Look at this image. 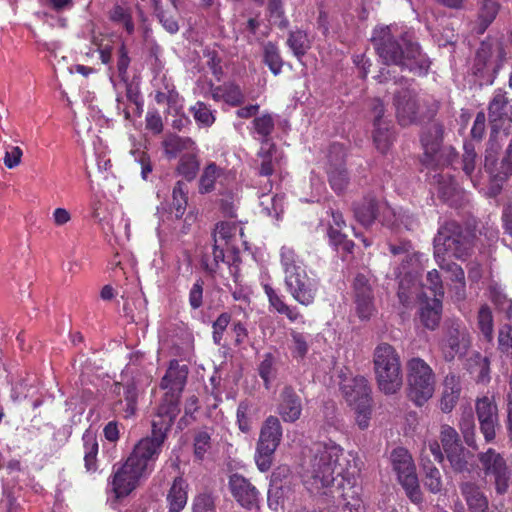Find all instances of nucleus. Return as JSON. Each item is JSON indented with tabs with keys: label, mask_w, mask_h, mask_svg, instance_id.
Masks as SVG:
<instances>
[{
	"label": "nucleus",
	"mask_w": 512,
	"mask_h": 512,
	"mask_svg": "<svg viewBox=\"0 0 512 512\" xmlns=\"http://www.w3.org/2000/svg\"><path fill=\"white\" fill-rule=\"evenodd\" d=\"M209 448H210V435L205 431L199 432L196 435L195 440H194L195 455L199 459H202Z\"/></svg>",
	"instance_id": "obj_63"
},
{
	"label": "nucleus",
	"mask_w": 512,
	"mask_h": 512,
	"mask_svg": "<svg viewBox=\"0 0 512 512\" xmlns=\"http://www.w3.org/2000/svg\"><path fill=\"white\" fill-rule=\"evenodd\" d=\"M229 488L233 497L241 506L251 509L257 504V489L242 475L232 474L229 478Z\"/></svg>",
	"instance_id": "obj_23"
},
{
	"label": "nucleus",
	"mask_w": 512,
	"mask_h": 512,
	"mask_svg": "<svg viewBox=\"0 0 512 512\" xmlns=\"http://www.w3.org/2000/svg\"><path fill=\"white\" fill-rule=\"evenodd\" d=\"M438 192L442 198L449 200L456 191L454 180L448 175L437 176Z\"/></svg>",
	"instance_id": "obj_60"
},
{
	"label": "nucleus",
	"mask_w": 512,
	"mask_h": 512,
	"mask_svg": "<svg viewBox=\"0 0 512 512\" xmlns=\"http://www.w3.org/2000/svg\"><path fill=\"white\" fill-rule=\"evenodd\" d=\"M374 297L372 298H356L354 299L355 311L361 320H368L375 312Z\"/></svg>",
	"instance_id": "obj_55"
},
{
	"label": "nucleus",
	"mask_w": 512,
	"mask_h": 512,
	"mask_svg": "<svg viewBox=\"0 0 512 512\" xmlns=\"http://www.w3.org/2000/svg\"><path fill=\"white\" fill-rule=\"evenodd\" d=\"M392 26H381L374 29L372 42L379 57L387 65H396L402 70H409L423 75L429 68V61L420 52L419 46L405 38L401 42L394 40Z\"/></svg>",
	"instance_id": "obj_3"
},
{
	"label": "nucleus",
	"mask_w": 512,
	"mask_h": 512,
	"mask_svg": "<svg viewBox=\"0 0 512 512\" xmlns=\"http://www.w3.org/2000/svg\"><path fill=\"white\" fill-rule=\"evenodd\" d=\"M461 492L470 512H487L488 500L479 487L473 483H464Z\"/></svg>",
	"instance_id": "obj_31"
},
{
	"label": "nucleus",
	"mask_w": 512,
	"mask_h": 512,
	"mask_svg": "<svg viewBox=\"0 0 512 512\" xmlns=\"http://www.w3.org/2000/svg\"><path fill=\"white\" fill-rule=\"evenodd\" d=\"M138 394V389L134 384L126 387L124 396V412L126 418L134 415L136 411Z\"/></svg>",
	"instance_id": "obj_59"
},
{
	"label": "nucleus",
	"mask_w": 512,
	"mask_h": 512,
	"mask_svg": "<svg viewBox=\"0 0 512 512\" xmlns=\"http://www.w3.org/2000/svg\"><path fill=\"white\" fill-rule=\"evenodd\" d=\"M165 155L169 159L176 158L179 154H185L195 151L196 143L189 137H180L178 135H168L162 142Z\"/></svg>",
	"instance_id": "obj_29"
},
{
	"label": "nucleus",
	"mask_w": 512,
	"mask_h": 512,
	"mask_svg": "<svg viewBox=\"0 0 512 512\" xmlns=\"http://www.w3.org/2000/svg\"><path fill=\"white\" fill-rule=\"evenodd\" d=\"M84 443V461L88 472H94L97 469L96 456L98 454V442L92 431H86L83 435Z\"/></svg>",
	"instance_id": "obj_37"
},
{
	"label": "nucleus",
	"mask_w": 512,
	"mask_h": 512,
	"mask_svg": "<svg viewBox=\"0 0 512 512\" xmlns=\"http://www.w3.org/2000/svg\"><path fill=\"white\" fill-rule=\"evenodd\" d=\"M110 19L114 23L123 26L128 34L134 32V23L129 7L116 4L110 11Z\"/></svg>",
	"instance_id": "obj_44"
},
{
	"label": "nucleus",
	"mask_w": 512,
	"mask_h": 512,
	"mask_svg": "<svg viewBox=\"0 0 512 512\" xmlns=\"http://www.w3.org/2000/svg\"><path fill=\"white\" fill-rule=\"evenodd\" d=\"M199 149L196 148L195 151H190L188 153L182 154L177 166V173L184 177L186 180H193L200 167V163L198 160Z\"/></svg>",
	"instance_id": "obj_33"
},
{
	"label": "nucleus",
	"mask_w": 512,
	"mask_h": 512,
	"mask_svg": "<svg viewBox=\"0 0 512 512\" xmlns=\"http://www.w3.org/2000/svg\"><path fill=\"white\" fill-rule=\"evenodd\" d=\"M468 370L474 379L479 383H487L490 380L489 361L476 353L468 361Z\"/></svg>",
	"instance_id": "obj_38"
},
{
	"label": "nucleus",
	"mask_w": 512,
	"mask_h": 512,
	"mask_svg": "<svg viewBox=\"0 0 512 512\" xmlns=\"http://www.w3.org/2000/svg\"><path fill=\"white\" fill-rule=\"evenodd\" d=\"M285 284L291 296L301 305L308 306L314 302L319 282L315 276L307 273L306 268L287 275Z\"/></svg>",
	"instance_id": "obj_16"
},
{
	"label": "nucleus",
	"mask_w": 512,
	"mask_h": 512,
	"mask_svg": "<svg viewBox=\"0 0 512 512\" xmlns=\"http://www.w3.org/2000/svg\"><path fill=\"white\" fill-rule=\"evenodd\" d=\"M379 211V217L383 224L388 226L404 225L407 229L412 226L410 217L396 212L386 203L378 204L374 199H365L363 203L357 204L354 208L355 217L364 226H368L376 219L375 210Z\"/></svg>",
	"instance_id": "obj_12"
},
{
	"label": "nucleus",
	"mask_w": 512,
	"mask_h": 512,
	"mask_svg": "<svg viewBox=\"0 0 512 512\" xmlns=\"http://www.w3.org/2000/svg\"><path fill=\"white\" fill-rule=\"evenodd\" d=\"M420 290L412 278V272L408 271L406 276L400 280L399 300L406 307L419 300L421 302L420 320L426 328L434 330L441 319L442 300L440 298L428 299Z\"/></svg>",
	"instance_id": "obj_6"
},
{
	"label": "nucleus",
	"mask_w": 512,
	"mask_h": 512,
	"mask_svg": "<svg viewBox=\"0 0 512 512\" xmlns=\"http://www.w3.org/2000/svg\"><path fill=\"white\" fill-rule=\"evenodd\" d=\"M478 325L483 336L491 342L493 339V317L487 306H482L479 310Z\"/></svg>",
	"instance_id": "obj_51"
},
{
	"label": "nucleus",
	"mask_w": 512,
	"mask_h": 512,
	"mask_svg": "<svg viewBox=\"0 0 512 512\" xmlns=\"http://www.w3.org/2000/svg\"><path fill=\"white\" fill-rule=\"evenodd\" d=\"M153 432L151 437L141 439L134 447L130 456L126 459L134 467L149 477L155 467V463L161 452L165 440V432L169 426L163 424V418L160 421H153Z\"/></svg>",
	"instance_id": "obj_8"
},
{
	"label": "nucleus",
	"mask_w": 512,
	"mask_h": 512,
	"mask_svg": "<svg viewBox=\"0 0 512 512\" xmlns=\"http://www.w3.org/2000/svg\"><path fill=\"white\" fill-rule=\"evenodd\" d=\"M292 343L290 346L291 353L294 358L303 359L308 352V344L306 337L295 330L290 332Z\"/></svg>",
	"instance_id": "obj_52"
},
{
	"label": "nucleus",
	"mask_w": 512,
	"mask_h": 512,
	"mask_svg": "<svg viewBox=\"0 0 512 512\" xmlns=\"http://www.w3.org/2000/svg\"><path fill=\"white\" fill-rule=\"evenodd\" d=\"M396 114L399 123L407 126L435 114L437 105H427L426 100L413 89H406L396 97Z\"/></svg>",
	"instance_id": "obj_10"
},
{
	"label": "nucleus",
	"mask_w": 512,
	"mask_h": 512,
	"mask_svg": "<svg viewBox=\"0 0 512 512\" xmlns=\"http://www.w3.org/2000/svg\"><path fill=\"white\" fill-rule=\"evenodd\" d=\"M274 453V450L256 446L254 458L256 466L261 472H266L271 468Z\"/></svg>",
	"instance_id": "obj_54"
},
{
	"label": "nucleus",
	"mask_w": 512,
	"mask_h": 512,
	"mask_svg": "<svg viewBox=\"0 0 512 512\" xmlns=\"http://www.w3.org/2000/svg\"><path fill=\"white\" fill-rule=\"evenodd\" d=\"M344 155V149L341 145L337 144L331 147L327 174L330 186L336 193L342 192L349 181L344 167Z\"/></svg>",
	"instance_id": "obj_19"
},
{
	"label": "nucleus",
	"mask_w": 512,
	"mask_h": 512,
	"mask_svg": "<svg viewBox=\"0 0 512 512\" xmlns=\"http://www.w3.org/2000/svg\"><path fill=\"white\" fill-rule=\"evenodd\" d=\"M498 10L499 3L497 0H484L479 13V20L481 22L480 33L495 19Z\"/></svg>",
	"instance_id": "obj_48"
},
{
	"label": "nucleus",
	"mask_w": 512,
	"mask_h": 512,
	"mask_svg": "<svg viewBox=\"0 0 512 512\" xmlns=\"http://www.w3.org/2000/svg\"><path fill=\"white\" fill-rule=\"evenodd\" d=\"M469 343V335L466 329L460 325L453 326L441 344L443 356L446 360L461 356L466 352Z\"/></svg>",
	"instance_id": "obj_24"
},
{
	"label": "nucleus",
	"mask_w": 512,
	"mask_h": 512,
	"mask_svg": "<svg viewBox=\"0 0 512 512\" xmlns=\"http://www.w3.org/2000/svg\"><path fill=\"white\" fill-rule=\"evenodd\" d=\"M264 63L269 67L274 75L281 73L283 61L277 46L271 42L265 43L263 46Z\"/></svg>",
	"instance_id": "obj_43"
},
{
	"label": "nucleus",
	"mask_w": 512,
	"mask_h": 512,
	"mask_svg": "<svg viewBox=\"0 0 512 512\" xmlns=\"http://www.w3.org/2000/svg\"><path fill=\"white\" fill-rule=\"evenodd\" d=\"M131 154L133 155L135 162L140 165L142 179L148 180L149 175L152 172V165L149 156L140 150H132Z\"/></svg>",
	"instance_id": "obj_61"
},
{
	"label": "nucleus",
	"mask_w": 512,
	"mask_h": 512,
	"mask_svg": "<svg viewBox=\"0 0 512 512\" xmlns=\"http://www.w3.org/2000/svg\"><path fill=\"white\" fill-rule=\"evenodd\" d=\"M479 461L486 475L494 477L496 490L504 493L508 488L511 470L507 467L503 457L493 449H488L479 455Z\"/></svg>",
	"instance_id": "obj_17"
},
{
	"label": "nucleus",
	"mask_w": 512,
	"mask_h": 512,
	"mask_svg": "<svg viewBox=\"0 0 512 512\" xmlns=\"http://www.w3.org/2000/svg\"><path fill=\"white\" fill-rule=\"evenodd\" d=\"M343 457V449L334 442L319 445L314 455L302 466L300 477L304 487L314 495H331L339 499L345 512H365L358 483L357 470L339 471L341 477L335 487L334 474Z\"/></svg>",
	"instance_id": "obj_1"
},
{
	"label": "nucleus",
	"mask_w": 512,
	"mask_h": 512,
	"mask_svg": "<svg viewBox=\"0 0 512 512\" xmlns=\"http://www.w3.org/2000/svg\"><path fill=\"white\" fill-rule=\"evenodd\" d=\"M302 411L301 400L294 390L286 387L281 393V402L278 412L285 422H295Z\"/></svg>",
	"instance_id": "obj_27"
},
{
	"label": "nucleus",
	"mask_w": 512,
	"mask_h": 512,
	"mask_svg": "<svg viewBox=\"0 0 512 512\" xmlns=\"http://www.w3.org/2000/svg\"><path fill=\"white\" fill-rule=\"evenodd\" d=\"M475 61V74L483 75L489 71L496 74L506 61V52L499 43L493 47L483 43L477 52Z\"/></svg>",
	"instance_id": "obj_18"
},
{
	"label": "nucleus",
	"mask_w": 512,
	"mask_h": 512,
	"mask_svg": "<svg viewBox=\"0 0 512 512\" xmlns=\"http://www.w3.org/2000/svg\"><path fill=\"white\" fill-rule=\"evenodd\" d=\"M212 98L215 101H223L226 104L236 106L243 99V93L239 86L233 83H225L212 89Z\"/></svg>",
	"instance_id": "obj_32"
},
{
	"label": "nucleus",
	"mask_w": 512,
	"mask_h": 512,
	"mask_svg": "<svg viewBox=\"0 0 512 512\" xmlns=\"http://www.w3.org/2000/svg\"><path fill=\"white\" fill-rule=\"evenodd\" d=\"M443 130L436 123H431L421 136V143L424 150L423 163L427 166L440 167L450 164L456 156L452 147H442Z\"/></svg>",
	"instance_id": "obj_11"
},
{
	"label": "nucleus",
	"mask_w": 512,
	"mask_h": 512,
	"mask_svg": "<svg viewBox=\"0 0 512 512\" xmlns=\"http://www.w3.org/2000/svg\"><path fill=\"white\" fill-rule=\"evenodd\" d=\"M230 323V316L226 313L221 314L213 323V340L219 345L226 328Z\"/></svg>",
	"instance_id": "obj_64"
},
{
	"label": "nucleus",
	"mask_w": 512,
	"mask_h": 512,
	"mask_svg": "<svg viewBox=\"0 0 512 512\" xmlns=\"http://www.w3.org/2000/svg\"><path fill=\"white\" fill-rule=\"evenodd\" d=\"M440 438L445 453L461 445L459 442L458 433L449 425L441 426Z\"/></svg>",
	"instance_id": "obj_53"
},
{
	"label": "nucleus",
	"mask_w": 512,
	"mask_h": 512,
	"mask_svg": "<svg viewBox=\"0 0 512 512\" xmlns=\"http://www.w3.org/2000/svg\"><path fill=\"white\" fill-rule=\"evenodd\" d=\"M476 412L485 441H493L498 426L497 406L490 398L483 397L476 403Z\"/></svg>",
	"instance_id": "obj_20"
},
{
	"label": "nucleus",
	"mask_w": 512,
	"mask_h": 512,
	"mask_svg": "<svg viewBox=\"0 0 512 512\" xmlns=\"http://www.w3.org/2000/svg\"><path fill=\"white\" fill-rule=\"evenodd\" d=\"M465 153L463 155V171L467 176L470 177L472 183L474 186H477V180L473 176V172L475 170V160H476V153L473 147L471 145L466 144L464 146Z\"/></svg>",
	"instance_id": "obj_57"
},
{
	"label": "nucleus",
	"mask_w": 512,
	"mask_h": 512,
	"mask_svg": "<svg viewBox=\"0 0 512 512\" xmlns=\"http://www.w3.org/2000/svg\"><path fill=\"white\" fill-rule=\"evenodd\" d=\"M373 364L379 389L385 394H394L403 384L400 356L388 343H380L373 354Z\"/></svg>",
	"instance_id": "obj_5"
},
{
	"label": "nucleus",
	"mask_w": 512,
	"mask_h": 512,
	"mask_svg": "<svg viewBox=\"0 0 512 512\" xmlns=\"http://www.w3.org/2000/svg\"><path fill=\"white\" fill-rule=\"evenodd\" d=\"M471 249L469 239L463 235L461 227L455 222L441 226L434 238V258L438 266L450 273L449 293L455 301L466 297V283L463 269L451 258L464 260Z\"/></svg>",
	"instance_id": "obj_2"
},
{
	"label": "nucleus",
	"mask_w": 512,
	"mask_h": 512,
	"mask_svg": "<svg viewBox=\"0 0 512 512\" xmlns=\"http://www.w3.org/2000/svg\"><path fill=\"white\" fill-rule=\"evenodd\" d=\"M363 384H360V391L362 402L351 406L355 411V420L360 429H366L369 426L371 417V401L366 400Z\"/></svg>",
	"instance_id": "obj_42"
},
{
	"label": "nucleus",
	"mask_w": 512,
	"mask_h": 512,
	"mask_svg": "<svg viewBox=\"0 0 512 512\" xmlns=\"http://www.w3.org/2000/svg\"><path fill=\"white\" fill-rule=\"evenodd\" d=\"M340 389L349 406H353L362 402L360 391V384H363V390L366 394V400L371 401L370 389L367 379L363 376H354L349 372H342L340 374Z\"/></svg>",
	"instance_id": "obj_22"
},
{
	"label": "nucleus",
	"mask_w": 512,
	"mask_h": 512,
	"mask_svg": "<svg viewBox=\"0 0 512 512\" xmlns=\"http://www.w3.org/2000/svg\"><path fill=\"white\" fill-rule=\"evenodd\" d=\"M391 462L407 496L414 503L421 502L422 497L415 465L409 452L402 447L394 449L391 453Z\"/></svg>",
	"instance_id": "obj_14"
},
{
	"label": "nucleus",
	"mask_w": 512,
	"mask_h": 512,
	"mask_svg": "<svg viewBox=\"0 0 512 512\" xmlns=\"http://www.w3.org/2000/svg\"><path fill=\"white\" fill-rule=\"evenodd\" d=\"M460 387L455 376H447L444 381V391L440 402V408L443 412H450L459 397Z\"/></svg>",
	"instance_id": "obj_34"
},
{
	"label": "nucleus",
	"mask_w": 512,
	"mask_h": 512,
	"mask_svg": "<svg viewBox=\"0 0 512 512\" xmlns=\"http://www.w3.org/2000/svg\"><path fill=\"white\" fill-rule=\"evenodd\" d=\"M489 117L492 123L502 119L512 122V99L508 100L505 93L497 91L489 105Z\"/></svg>",
	"instance_id": "obj_30"
},
{
	"label": "nucleus",
	"mask_w": 512,
	"mask_h": 512,
	"mask_svg": "<svg viewBox=\"0 0 512 512\" xmlns=\"http://www.w3.org/2000/svg\"><path fill=\"white\" fill-rule=\"evenodd\" d=\"M147 478L148 476L126 460L120 465H114L108 480V492L116 500L123 499L136 490Z\"/></svg>",
	"instance_id": "obj_13"
},
{
	"label": "nucleus",
	"mask_w": 512,
	"mask_h": 512,
	"mask_svg": "<svg viewBox=\"0 0 512 512\" xmlns=\"http://www.w3.org/2000/svg\"><path fill=\"white\" fill-rule=\"evenodd\" d=\"M469 453L465 451L462 445L446 452V456L455 471L462 472L466 470Z\"/></svg>",
	"instance_id": "obj_50"
},
{
	"label": "nucleus",
	"mask_w": 512,
	"mask_h": 512,
	"mask_svg": "<svg viewBox=\"0 0 512 512\" xmlns=\"http://www.w3.org/2000/svg\"><path fill=\"white\" fill-rule=\"evenodd\" d=\"M280 262L284 271L285 277L294 272L304 269L305 266L302 263L300 257L296 254L295 250L288 245H283L280 248Z\"/></svg>",
	"instance_id": "obj_35"
},
{
	"label": "nucleus",
	"mask_w": 512,
	"mask_h": 512,
	"mask_svg": "<svg viewBox=\"0 0 512 512\" xmlns=\"http://www.w3.org/2000/svg\"><path fill=\"white\" fill-rule=\"evenodd\" d=\"M259 375L263 379L266 388H269L271 380L275 377L274 358L270 353L265 354L261 361L259 365Z\"/></svg>",
	"instance_id": "obj_58"
},
{
	"label": "nucleus",
	"mask_w": 512,
	"mask_h": 512,
	"mask_svg": "<svg viewBox=\"0 0 512 512\" xmlns=\"http://www.w3.org/2000/svg\"><path fill=\"white\" fill-rule=\"evenodd\" d=\"M23 156V151L18 146H9L3 158L4 165L8 169H13L17 167L21 163V159Z\"/></svg>",
	"instance_id": "obj_62"
},
{
	"label": "nucleus",
	"mask_w": 512,
	"mask_h": 512,
	"mask_svg": "<svg viewBox=\"0 0 512 512\" xmlns=\"http://www.w3.org/2000/svg\"><path fill=\"white\" fill-rule=\"evenodd\" d=\"M407 380L409 397L417 406H422L432 398L435 392V374L424 360L412 358L408 361Z\"/></svg>",
	"instance_id": "obj_9"
},
{
	"label": "nucleus",
	"mask_w": 512,
	"mask_h": 512,
	"mask_svg": "<svg viewBox=\"0 0 512 512\" xmlns=\"http://www.w3.org/2000/svg\"><path fill=\"white\" fill-rule=\"evenodd\" d=\"M390 251L394 256H399L402 261L401 267L396 271V277L399 281L406 276L408 271L412 272V278L414 282L421 289L420 291L424 294V287L431 291L433 298H440L442 300L444 296V286L440 276V273L436 269L428 271L426 275V284L422 287L416 281L418 274L425 267V263L428 261L424 254L414 251L410 244L404 243L400 246L391 245Z\"/></svg>",
	"instance_id": "obj_4"
},
{
	"label": "nucleus",
	"mask_w": 512,
	"mask_h": 512,
	"mask_svg": "<svg viewBox=\"0 0 512 512\" xmlns=\"http://www.w3.org/2000/svg\"><path fill=\"white\" fill-rule=\"evenodd\" d=\"M422 466L425 471L424 485L432 493H438L442 489V479L440 471L433 466L427 465L425 458H421Z\"/></svg>",
	"instance_id": "obj_46"
},
{
	"label": "nucleus",
	"mask_w": 512,
	"mask_h": 512,
	"mask_svg": "<svg viewBox=\"0 0 512 512\" xmlns=\"http://www.w3.org/2000/svg\"><path fill=\"white\" fill-rule=\"evenodd\" d=\"M221 178H226L224 171L215 163L208 164L200 177L199 190L201 193H209L215 188V183Z\"/></svg>",
	"instance_id": "obj_36"
},
{
	"label": "nucleus",
	"mask_w": 512,
	"mask_h": 512,
	"mask_svg": "<svg viewBox=\"0 0 512 512\" xmlns=\"http://www.w3.org/2000/svg\"><path fill=\"white\" fill-rule=\"evenodd\" d=\"M238 236H243L242 229L232 222L217 224L213 239V257L216 263L224 262L226 253L235 255L238 252Z\"/></svg>",
	"instance_id": "obj_15"
},
{
	"label": "nucleus",
	"mask_w": 512,
	"mask_h": 512,
	"mask_svg": "<svg viewBox=\"0 0 512 512\" xmlns=\"http://www.w3.org/2000/svg\"><path fill=\"white\" fill-rule=\"evenodd\" d=\"M282 153L269 139L262 140L255 164L261 176H270L281 166Z\"/></svg>",
	"instance_id": "obj_21"
},
{
	"label": "nucleus",
	"mask_w": 512,
	"mask_h": 512,
	"mask_svg": "<svg viewBox=\"0 0 512 512\" xmlns=\"http://www.w3.org/2000/svg\"><path fill=\"white\" fill-rule=\"evenodd\" d=\"M254 132L263 140H266L274 128V122L271 115L264 114L257 117L254 122Z\"/></svg>",
	"instance_id": "obj_56"
},
{
	"label": "nucleus",
	"mask_w": 512,
	"mask_h": 512,
	"mask_svg": "<svg viewBox=\"0 0 512 512\" xmlns=\"http://www.w3.org/2000/svg\"><path fill=\"white\" fill-rule=\"evenodd\" d=\"M187 205V189L186 185L179 181L176 183L172 192L171 210L174 211L175 217L183 216Z\"/></svg>",
	"instance_id": "obj_45"
},
{
	"label": "nucleus",
	"mask_w": 512,
	"mask_h": 512,
	"mask_svg": "<svg viewBox=\"0 0 512 512\" xmlns=\"http://www.w3.org/2000/svg\"><path fill=\"white\" fill-rule=\"evenodd\" d=\"M262 212L271 218L278 220L284 209V197L281 195L263 194L260 197Z\"/></svg>",
	"instance_id": "obj_41"
},
{
	"label": "nucleus",
	"mask_w": 512,
	"mask_h": 512,
	"mask_svg": "<svg viewBox=\"0 0 512 512\" xmlns=\"http://www.w3.org/2000/svg\"><path fill=\"white\" fill-rule=\"evenodd\" d=\"M190 111L195 121L201 126L209 127L215 122L213 112L203 102H197L190 108Z\"/></svg>",
	"instance_id": "obj_49"
},
{
	"label": "nucleus",
	"mask_w": 512,
	"mask_h": 512,
	"mask_svg": "<svg viewBox=\"0 0 512 512\" xmlns=\"http://www.w3.org/2000/svg\"><path fill=\"white\" fill-rule=\"evenodd\" d=\"M92 209H93V217L102 225V228L104 230L117 236L118 234H120L119 228L123 227L124 235L127 239H129V237H130V220L128 218H126V217H124V215H122L119 220V223L116 227L113 223H110V221L106 220L105 217L101 216V213L98 208V203H93Z\"/></svg>",
	"instance_id": "obj_39"
},
{
	"label": "nucleus",
	"mask_w": 512,
	"mask_h": 512,
	"mask_svg": "<svg viewBox=\"0 0 512 512\" xmlns=\"http://www.w3.org/2000/svg\"><path fill=\"white\" fill-rule=\"evenodd\" d=\"M188 485L182 478H176L168 490L166 501L169 512H180L187 504Z\"/></svg>",
	"instance_id": "obj_28"
},
{
	"label": "nucleus",
	"mask_w": 512,
	"mask_h": 512,
	"mask_svg": "<svg viewBox=\"0 0 512 512\" xmlns=\"http://www.w3.org/2000/svg\"><path fill=\"white\" fill-rule=\"evenodd\" d=\"M373 279L369 274L360 273L354 279V299L356 298H372L373 296Z\"/></svg>",
	"instance_id": "obj_47"
},
{
	"label": "nucleus",
	"mask_w": 512,
	"mask_h": 512,
	"mask_svg": "<svg viewBox=\"0 0 512 512\" xmlns=\"http://www.w3.org/2000/svg\"><path fill=\"white\" fill-rule=\"evenodd\" d=\"M187 374L186 366H181L176 360H173L162 379L161 387L166 390V393L158 408V416L163 418V424L166 426H170L178 415L179 397L185 386Z\"/></svg>",
	"instance_id": "obj_7"
},
{
	"label": "nucleus",
	"mask_w": 512,
	"mask_h": 512,
	"mask_svg": "<svg viewBox=\"0 0 512 512\" xmlns=\"http://www.w3.org/2000/svg\"><path fill=\"white\" fill-rule=\"evenodd\" d=\"M374 122H373V141L376 149L381 153H386L392 143V136L389 130V124L382 118L384 113V106L380 100H376L374 107Z\"/></svg>",
	"instance_id": "obj_25"
},
{
	"label": "nucleus",
	"mask_w": 512,
	"mask_h": 512,
	"mask_svg": "<svg viewBox=\"0 0 512 512\" xmlns=\"http://www.w3.org/2000/svg\"><path fill=\"white\" fill-rule=\"evenodd\" d=\"M287 44L298 60H301L311 47V41L308 35L301 30L291 32Z\"/></svg>",
	"instance_id": "obj_40"
},
{
	"label": "nucleus",
	"mask_w": 512,
	"mask_h": 512,
	"mask_svg": "<svg viewBox=\"0 0 512 512\" xmlns=\"http://www.w3.org/2000/svg\"><path fill=\"white\" fill-rule=\"evenodd\" d=\"M282 439V427L277 417L270 416L263 423L257 446L276 451Z\"/></svg>",
	"instance_id": "obj_26"
}]
</instances>
